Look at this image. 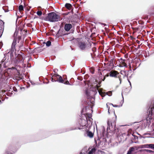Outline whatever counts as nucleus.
<instances>
[{"label":"nucleus","instance_id":"obj_1","mask_svg":"<svg viewBox=\"0 0 154 154\" xmlns=\"http://www.w3.org/2000/svg\"><path fill=\"white\" fill-rule=\"evenodd\" d=\"M46 20L51 22H57L60 20V17L58 14L54 12H51L48 14V15L45 18Z\"/></svg>","mask_w":154,"mask_h":154},{"label":"nucleus","instance_id":"obj_2","mask_svg":"<svg viewBox=\"0 0 154 154\" xmlns=\"http://www.w3.org/2000/svg\"><path fill=\"white\" fill-rule=\"evenodd\" d=\"M115 117L109 119L107 121V130H116V116L115 114Z\"/></svg>","mask_w":154,"mask_h":154},{"label":"nucleus","instance_id":"obj_3","mask_svg":"<svg viewBox=\"0 0 154 154\" xmlns=\"http://www.w3.org/2000/svg\"><path fill=\"white\" fill-rule=\"evenodd\" d=\"M154 110V103L152 105L150 106L148 110V112H149L148 116L146 119V123L149 124L151 122V120L152 118V116H153V111Z\"/></svg>","mask_w":154,"mask_h":154},{"label":"nucleus","instance_id":"obj_4","mask_svg":"<svg viewBox=\"0 0 154 154\" xmlns=\"http://www.w3.org/2000/svg\"><path fill=\"white\" fill-rule=\"evenodd\" d=\"M86 121L85 120L83 119H80L79 120V124L80 126L79 127H77V128H75L74 129H69L68 130L66 131H69L70 130H72L75 129H81L84 128L85 127L86 128L87 125H86Z\"/></svg>","mask_w":154,"mask_h":154},{"label":"nucleus","instance_id":"obj_5","mask_svg":"<svg viewBox=\"0 0 154 154\" xmlns=\"http://www.w3.org/2000/svg\"><path fill=\"white\" fill-rule=\"evenodd\" d=\"M78 46L80 49L82 50H85L87 48L86 43L84 41H79L78 42Z\"/></svg>","mask_w":154,"mask_h":154},{"label":"nucleus","instance_id":"obj_6","mask_svg":"<svg viewBox=\"0 0 154 154\" xmlns=\"http://www.w3.org/2000/svg\"><path fill=\"white\" fill-rule=\"evenodd\" d=\"M126 60L125 59H123L122 58H121L119 60V64L118 65V66H119V67H127V64L125 62Z\"/></svg>","mask_w":154,"mask_h":154},{"label":"nucleus","instance_id":"obj_7","mask_svg":"<svg viewBox=\"0 0 154 154\" xmlns=\"http://www.w3.org/2000/svg\"><path fill=\"white\" fill-rule=\"evenodd\" d=\"M20 36H18L17 37L14 38L13 42L12 45V48L14 49L15 46L16 45L17 42H19L20 39Z\"/></svg>","mask_w":154,"mask_h":154},{"label":"nucleus","instance_id":"obj_8","mask_svg":"<svg viewBox=\"0 0 154 154\" xmlns=\"http://www.w3.org/2000/svg\"><path fill=\"white\" fill-rule=\"evenodd\" d=\"M148 134L150 136L154 135V124H152L149 127Z\"/></svg>","mask_w":154,"mask_h":154},{"label":"nucleus","instance_id":"obj_9","mask_svg":"<svg viewBox=\"0 0 154 154\" xmlns=\"http://www.w3.org/2000/svg\"><path fill=\"white\" fill-rule=\"evenodd\" d=\"M119 74V73L116 71L112 70L109 73V75L111 77L116 78L117 75Z\"/></svg>","mask_w":154,"mask_h":154},{"label":"nucleus","instance_id":"obj_10","mask_svg":"<svg viewBox=\"0 0 154 154\" xmlns=\"http://www.w3.org/2000/svg\"><path fill=\"white\" fill-rule=\"evenodd\" d=\"M72 25L70 24L66 23L64 26L65 29L67 31H69L72 28Z\"/></svg>","mask_w":154,"mask_h":154},{"label":"nucleus","instance_id":"obj_11","mask_svg":"<svg viewBox=\"0 0 154 154\" xmlns=\"http://www.w3.org/2000/svg\"><path fill=\"white\" fill-rule=\"evenodd\" d=\"M120 73L124 76L123 78H125L126 77L128 78V72L125 70H121L120 72Z\"/></svg>","mask_w":154,"mask_h":154},{"label":"nucleus","instance_id":"obj_12","mask_svg":"<svg viewBox=\"0 0 154 154\" xmlns=\"http://www.w3.org/2000/svg\"><path fill=\"white\" fill-rule=\"evenodd\" d=\"M57 75L59 76H57L56 77H59L58 79L57 80V81L58 82L60 83H63L64 80L63 79L62 77L58 74H57Z\"/></svg>","mask_w":154,"mask_h":154},{"label":"nucleus","instance_id":"obj_13","mask_svg":"<svg viewBox=\"0 0 154 154\" xmlns=\"http://www.w3.org/2000/svg\"><path fill=\"white\" fill-rule=\"evenodd\" d=\"M57 76H59L57 75V74L55 73L51 77V81L52 82H57V80H55V77H56Z\"/></svg>","mask_w":154,"mask_h":154},{"label":"nucleus","instance_id":"obj_14","mask_svg":"<svg viewBox=\"0 0 154 154\" xmlns=\"http://www.w3.org/2000/svg\"><path fill=\"white\" fill-rule=\"evenodd\" d=\"M87 136L90 138H92L93 137V134L91 131H88L87 132Z\"/></svg>","mask_w":154,"mask_h":154},{"label":"nucleus","instance_id":"obj_15","mask_svg":"<svg viewBox=\"0 0 154 154\" xmlns=\"http://www.w3.org/2000/svg\"><path fill=\"white\" fill-rule=\"evenodd\" d=\"M135 149L133 147H131L130 148L128 151V152H127V154H131V152L132 151H133Z\"/></svg>","mask_w":154,"mask_h":154},{"label":"nucleus","instance_id":"obj_16","mask_svg":"<svg viewBox=\"0 0 154 154\" xmlns=\"http://www.w3.org/2000/svg\"><path fill=\"white\" fill-rule=\"evenodd\" d=\"M96 149L95 148H92L90 151L88 153V154H93V153L95 152Z\"/></svg>","mask_w":154,"mask_h":154},{"label":"nucleus","instance_id":"obj_17","mask_svg":"<svg viewBox=\"0 0 154 154\" xmlns=\"http://www.w3.org/2000/svg\"><path fill=\"white\" fill-rule=\"evenodd\" d=\"M65 6L68 9H70L72 7L71 5L69 3H66V4Z\"/></svg>","mask_w":154,"mask_h":154},{"label":"nucleus","instance_id":"obj_18","mask_svg":"<svg viewBox=\"0 0 154 154\" xmlns=\"http://www.w3.org/2000/svg\"><path fill=\"white\" fill-rule=\"evenodd\" d=\"M148 148H151L154 150V144H148Z\"/></svg>","mask_w":154,"mask_h":154},{"label":"nucleus","instance_id":"obj_19","mask_svg":"<svg viewBox=\"0 0 154 154\" xmlns=\"http://www.w3.org/2000/svg\"><path fill=\"white\" fill-rule=\"evenodd\" d=\"M19 10L20 11H22L23 10V8L22 5H20L18 8Z\"/></svg>","mask_w":154,"mask_h":154},{"label":"nucleus","instance_id":"obj_20","mask_svg":"<svg viewBox=\"0 0 154 154\" xmlns=\"http://www.w3.org/2000/svg\"><path fill=\"white\" fill-rule=\"evenodd\" d=\"M97 86V89L98 90V92L100 94V95L101 96L103 95V93L100 91L99 90H98V88L99 87V86L97 85H96Z\"/></svg>","mask_w":154,"mask_h":154},{"label":"nucleus","instance_id":"obj_21","mask_svg":"<svg viewBox=\"0 0 154 154\" xmlns=\"http://www.w3.org/2000/svg\"><path fill=\"white\" fill-rule=\"evenodd\" d=\"M148 144L142 145L141 146V148H148Z\"/></svg>","mask_w":154,"mask_h":154},{"label":"nucleus","instance_id":"obj_22","mask_svg":"<svg viewBox=\"0 0 154 154\" xmlns=\"http://www.w3.org/2000/svg\"><path fill=\"white\" fill-rule=\"evenodd\" d=\"M47 47L51 45V42L50 41H48L45 43Z\"/></svg>","mask_w":154,"mask_h":154},{"label":"nucleus","instance_id":"obj_23","mask_svg":"<svg viewBox=\"0 0 154 154\" xmlns=\"http://www.w3.org/2000/svg\"><path fill=\"white\" fill-rule=\"evenodd\" d=\"M37 14L39 16H41L42 14V12L41 11H38L37 12Z\"/></svg>","mask_w":154,"mask_h":154},{"label":"nucleus","instance_id":"obj_24","mask_svg":"<svg viewBox=\"0 0 154 154\" xmlns=\"http://www.w3.org/2000/svg\"><path fill=\"white\" fill-rule=\"evenodd\" d=\"M6 154H12V153L9 151V149H7L6 152Z\"/></svg>","mask_w":154,"mask_h":154},{"label":"nucleus","instance_id":"obj_25","mask_svg":"<svg viewBox=\"0 0 154 154\" xmlns=\"http://www.w3.org/2000/svg\"><path fill=\"white\" fill-rule=\"evenodd\" d=\"M146 150V151L147 152H148L150 153H151V152H154L152 151V150H149V149H146L145 150Z\"/></svg>","mask_w":154,"mask_h":154},{"label":"nucleus","instance_id":"obj_26","mask_svg":"<svg viewBox=\"0 0 154 154\" xmlns=\"http://www.w3.org/2000/svg\"><path fill=\"white\" fill-rule=\"evenodd\" d=\"M63 83H64L65 84H66V85H70L69 82L68 81H66L64 82H63Z\"/></svg>","mask_w":154,"mask_h":154},{"label":"nucleus","instance_id":"obj_27","mask_svg":"<svg viewBox=\"0 0 154 154\" xmlns=\"http://www.w3.org/2000/svg\"><path fill=\"white\" fill-rule=\"evenodd\" d=\"M13 90H14V91H16V92L17 91V90L15 87H13Z\"/></svg>","mask_w":154,"mask_h":154},{"label":"nucleus","instance_id":"obj_28","mask_svg":"<svg viewBox=\"0 0 154 154\" xmlns=\"http://www.w3.org/2000/svg\"><path fill=\"white\" fill-rule=\"evenodd\" d=\"M118 78L119 79V80L120 81V84H121V79L120 78V76H119Z\"/></svg>","mask_w":154,"mask_h":154},{"label":"nucleus","instance_id":"obj_29","mask_svg":"<svg viewBox=\"0 0 154 154\" xmlns=\"http://www.w3.org/2000/svg\"><path fill=\"white\" fill-rule=\"evenodd\" d=\"M106 106H107V107L108 108V112L109 114V107L107 105V103L106 104Z\"/></svg>","mask_w":154,"mask_h":154},{"label":"nucleus","instance_id":"obj_30","mask_svg":"<svg viewBox=\"0 0 154 154\" xmlns=\"http://www.w3.org/2000/svg\"><path fill=\"white\" fill-rule=\"evenodd\" d=\"M109 94H108L109 96H111L112 95V93L111 92H109Z\"/></svg>","mask_w":154,"mask_h":154},{"label":"nucleus","instance_id":"obj_31","mask_svg":"<svg viewBox=\"0 0 154 154\" xmlns=\"http://www.w3.org/2000/svg\"><path fill=\"white\" fill-rule=\"evenodd\" d=\"M95 141L96 144H97V142H98V143H99L100 140H97V141L95 140Z\"/></svg>","mask_w":154,"mask_h":154},{"label":"nucleus","instance_id":"obj_32","mask_svg":"<svg viewBox=\"0 0 154 154\" xmlns=\"http://www.w3.org/2000/svg\"><path fill=\"white\" fill-rule=\"evenodd\" d=\"M113 106V107H119V106H118L117 105H114Z\"/></svg>","mask_w":154,"mask_h":154},{"label":"nucleus","instance_id":"obj_33","mask_svg":"<svg viewBox=\"0 0 154 154\" xmlns=\"http://www.w3.org/2000/svg\"><path fill=\"white\" fill-rule=\"evenodd\" d=\"M86 94L87 95H89V94H88V91L87 90L86 91Z\"/></svg>","mask_w":154,"mask_h":154},{"label":"nucleus","instance_id":"obj_34","mask_svg":"<svg viewBox=\"0 0 154 154\" xmlns=\"http://www.w3.org/2000/svg\"><path fill=\"white\" fill-rule=\"evenodd\" d=\"M31 83L32 85H34L35 84V83H34V82H31Z\"/></svg>","mask_w":154,"mask_h":154},{"label":"nucleus","instance_id":"obj_35","mask_svg":"<svg viewBox=\"0 0 154 154\" xmlns=\"http://www.w3.org/2000/svg\"><path fill=\"white\" fill-rule=\"evenodd\" d=\"M2 65L1 64H0V69L2 67Z\"/></svg>","mask_w":154,"mask_h":154},{"label":"nucleus","instance_id":"obj_36","mask_svg":"<svg viewBox=\"0 0 154 154\" xmlns=\"http://www.w3.org/2000/svg\"><path fill=\"white\" fill-rule=\"evenodd\" d=\"M59 77H55V79H58Z\"/></svg>","mask_w":154,"mask_h":154},{"label":"nucleus","instance_id":"obj_37","mask_svg":"<svg viewBox=\"0 0 154 154\" xmlns=\"http://www.w3.org/2000/svg\"><path fill=\"white\" fill-rule=\"evenodd\" d=\"M105 77H104L103 79L102 80L103 81H104L105 80Z\"/></svg>","mask_w":154,"mask_h":154},{"label":"nucleus","instance_id":"obj_38","mask_svg":"<svg viewBox=\"0 0 154 154\" xmlns=\"http://www.w3.org/2000/svg\"><path fill=\"white\" fill-rule=\"evenodd\" d=\"M110 105H112L113 106V105H113V104H112V103H110Z\"/></svg>","mask_w":154,"mask_h":154},{"label":"nucleus","instance_id":"obj_39","mask_svg":"<svg viewBox=\"0 0 154 154\" xmlns=\"http://www.w3.org/2000/svg\"><path fill=\"white\" fill-rule=\"evenodd\" d=\"M18 56L20 57H22V56L20 55H18Z\"/></svg>","mask_w":154,"mask_h":154},{"label":"nucleus","instance_id":"obj_40","mask_svg":"<svg viewBox=\"0 0 154 154\" xmlns=\"http://www.w3.org/2000/svg\"><path fill=\"white\" fill-rule=\"evenodd\" d=\"M91 125H89V126L88 128H90Z\"/></svg>","mask_w":154,"mask_h":154},{"label":"nucleus","instance_id":"obj_41","mask_svg":"<svg viewBox=\"0 0 154 154\" xmlns=\"http://www.w3.org/2000/svg\"><path fill=\"white\" fill-rule=\"evenodd\" d=\"M128 81L129 82V83H131V82L129 80H128Z\"/></svg>","mask_w":154,"mask_h":154},{"label":"nucleus","instance_id":"obj_42","mask_svg":"<svg viewBox=\"0 0 154 154\" xmlns=\"http://www.w3.org/2000/svg\"><path fill=\"white\" fill-rule=\"evenodd\" d=\"M16 34V32H15L14 33V35H15V34Z\"/></svg>","mask_w":154,"mask_h":154},{"label":"nucleus","instance_id":"obj_43","mask_svg":"<svg viewBox=\"0 0 154 154\" xmlns=\"http://www.w3.org/2000/svg\"><path fill=\"white\" fill-rule=\"evenodd\" d=\"M109 75H106V76L108 77V76H109Z\"/></svg>","mask_w":154,"mask_h":154},{"label":"nucleus","instance_id":"obj_44","mask_svg":"<svg viewBox=\"0 0 154 154\" xmlns=\"http://www.w3.org/2000/svg\"><path fill=\"white\" fill-rule=\"evenodd\" d=\"M130 86H131V83H130Z\"/></svg>","mask_w":154,"mask_h":154},{"label":"nucleus","instance_id":"obj_45","mask_svg":"<svg viewBox=\"0 0 154 154\" xmlns=\"http://www.w3.org/2000/svg\"><path fill=\"white\" fill-rule=\"evenodd\" d=\"M91 115H90V116H89V118H90V117H91Z\"/></svg>","mask_w":154,"mask_h":154},{"label":"nucleus","instance_id":"obj_46","mask_svg":"<svg viewBox=\"0 0 154 154\" xmlns=\"http://www.w3.org/2000/svg\"><path fill=\"white\" fill-rule=\"evenodd\" d=\"M88 129H87V128H86V130H87Z\"/></svg>","mask_w":154,"mask_h":154},{"label":"nucleus","instance_id":"obj_47","mask_svg":"<svg viewBox=\"0 0 154 154\" xmlns=\"http://www.w3.org/2000/svg\"><path fill=\"white\" fill-rule=\"evenodd\" d=\"M54 72H55V70H54Z\"/></svg>","mask_w":154,"mask_h":154},{"label":"nucleus","instance_id":"obj_48","mask_svg":"<svg viewBox=\"0 0 154 154\" xmlns=\"http://www.w3.org/2000/svg\"><path fill=\"white\" fill-rule=\"evenodd\" d=\"M123 102H124V99H123Z\"/></svg>","mask_w":154,"mask_h":154},{"label":"nucleus","instance_id":"obj_49","mask_svg":"<svg viewBox=\"0 0 154 154\" xmlns=\"http://www.w3.org/2000/svg\"><path fill=\"white\" fill-rule=\"evenodd\" d=\"M1 29L0 28V30H1Z\"/></svg>","mask_w":154,"mask_h":154},{"label":"nucleus","instance_id":"obj_50","mask_svg":"<svg viewBox=\"0 0 154 154\" xmlns=\"http://www.w3.org/2000/svg\"><path fill=\"white\" fill-rule=\"evenodd\" d=\"M0 32H1V31H0Z\"/></svg>","mask_w":154,"mask_h":154}]
</instances>
